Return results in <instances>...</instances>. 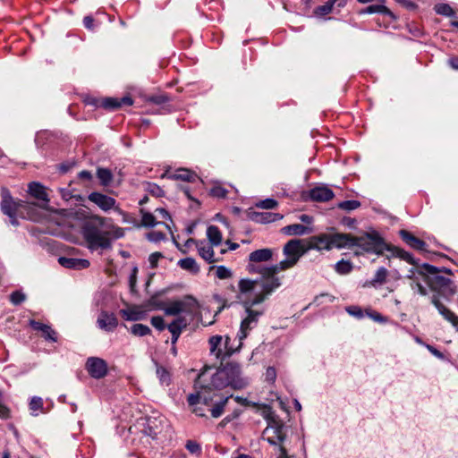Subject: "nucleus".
Segmentation results:
<instances>
[{"label":"nucleus","mask_w":458,"mask_h":458,"mask_svg":"<svg viewBox=\"0 0 458 458\" xmlns=\"http://www.w3.org/2000/svg\"><path fill=\"white\" fill-rule=\"evenodd\" d=\"M273 258V250L265 248L254 250L249 255L247 270L251 274H259L260 277L251 280L242 278L238 283L237 298L248 305H258L265 301L276 289L282 285L279 272H267L272 266L260 265L270 261Z\"/></svg>","instance_id":"1"},{"label":"nucleus","mask_w":458,"mask_h":458,"mask_svg":"<svg viewBox=\"0 0 458 458\" xmlns=\"http://www.w3.org/2000/svg\"><path fill=\"white\" fill-rule=\"evenodd\" d=\"M82 235L92 250L109 249L113 239L124 236V229L99 216H92L82 226Z\"/></svg>","instance_id":"2"},{"label":"nucleus","mask_w":458,"mask_h":458,"mask_svg":"<svg viewBox=\"0 0 458 458\" xmlns=\"http://www.w3.org/2000/svg\"><path fill=\"white\" fill-rule=\"evenodd\" d=\"M428 285L432 291L437 293V294H434L431 298L432 304L444 318L450 322L458 332V316L445 307L439 300V295L448 299L455 293L456 287L454 284L449 278L435 275L432 276H428Z\"/></svg>","instance_id":"3"},{"label":"nucleus","mask_w":458,"mask_h":458,"mask_svg":"<svg viewBox=\"0 0 458 458\" xmlns=\"http://www.w3.org/2000/svg\"><path fill=\"white\" fill-rule=\"evenodd\" d=\"M245 308L246 317L241 323L240 332L237 335L238 339L233 342L229 336H225L224 340V353L223 360L232 356L233 353L240 351L242 345V340L245 339L249 331L258 325L259 318L263 315L264 310H254L255 305H248L242 303Z\"/></svg>","instance_id":"4"},{"label":"nucleus","mask_w":458,"mask_h":458,"mask_svg":"<svg viewBox=\"0 0 458 458\" xmlns=\"http://www.w3.org/2000/svg\"><path fill=\"white\" fill-rule=\"evenodd\" d=\"M210 386L223 389L230 386L233 389H242L249 385V379L242 376L241 367L236 363H227L210 375Z\"/></svg>","instance_id":"5"},{"label":"nucleus","mask_w":458,"mask_h":458,"mask_svg":"<svg viewBox=\"0 0 458 458\" xmlns=\"http://www.w3.org/2000/svg\"><path fill=\"white\" fill-rule=\"evenodd\" d=\"M199 301L191 295H185L181 299L171 300L168 301H159L151 298L149 301L150 310H163L166 316L176 317L199 305Z\"/></svg>","instance_id":"6"},{"label":"nucleus","mask_w":458,"mask_h":458,"mask_svg":"<svg viewBox=\"0 0 458 458\" xmlns=\"http://www.w3.org/2000/svg\"><path fill=\"white\" fill-rule=\"evenodd\" d=\"M286 259L277 264L272 265L267 272H281L293 267L300 258L305 253L304 246L301 240L293 239L289 241L283 249Z\"/></svg>","instance_id":"7"},{"label":"nucleus","mask_w":458,"mask_h":458,"mask_svg":"<svg viewBox=\"0 0 458 458\" xmlns=\"http://www.w3.org/2000/svg\"><path fill=\"white\" fill-rule=\"evenodd\" d=\"M200 306L194 307L190 312H183L175 317V318L167 326V329L172 335V344L175 345L182 332L190 326L199 315Z\"/></svg>","instance_id":"8"},{"label":"nucleus","mask_w":458,"mask_h":458,"mask_svg":"<svg viewBox=\"0 0 458 458\" xmlns=\"http://www.w3.org/2000/svg\"><path fill=\"white\" fill-rule=\"evenodd\" d=\"M265 419L267 420V426L262 432L263 439L267 440L271 445H278L280 447L286 437L284 431V423L271 415L266 416Z\"/></svg>","instance_id":"9"},{"label":"nucleus","mask_w":458,"mask_h":458,"mask_svg":"<svg viewBox=\"0 0 458 458\" xmlns=\"http://www.w3.org/2000/svg\"><path fill=\"white\" fill-rule=\"evenodd\" d=\"M209 377L208 369H206L201 372L195 382V388L199 389L196 394H191L188 396V403L190 406L195 407L199 403L209 405L213 397L209 394L208 390L211 388L210 385H204L207 378Z\"/></svg>","instance_id":"10"},{"label":"nucleus","mask_w":458,"mask_h":458,"mask_svg":"<svg viewBox=\"0 0 458 458\" xmlns=\"http://www.w3.org/2000/svg\"><path fill=\"white\" fill-rule=\"evenodd\" d=\"M353 247L360 249L361 251L382 254L388 250L386 242L377 234H364L360 237H353Z\"/></svg>","instance_id":"11"},{"label":"nucleus","mask_w":458,"mask_h":458,"mask_svg":"<svg viewBox=\"0 0 458 458\" xmlns=\"http://www.w3.org/2000/svg\"><path fill=\"white\" fill-rule=\"evenodd\" d=\"M27 205L23 201H14L7 191L2 192L1 209L3 213L9 216L10 223L17 226L19 225L17 217L22 216V209L26 208Z\"/></svg>","instance_id":"12"},{"label":"nucleus","mask_w":458,"mask_h":458,"mask_svg":"<svg viewBox=\"0 0 458 458\" xmlns=\"http://www.w3.org/2000/svg\"><path fill=\"white\" fill-rule=\"evenodd\" d=\"M89 200L96 204L105 212L114 209L120 215H125V213L116 205V200L110 196L99 192H92L89 195Z\"/></svg>","instance_id":"13"},{"label":"nucleus","mask_w":458,"mask_h":458,"mask_svg":"<svg viewBox=\"0 0 458 458\" xmlns=\"http://www.w3.org/2000/svg\"><path fill=\"white\" fill-rule=\"evenodd\" d=\"M86 369L89 374L97 379L104 377L107 373L106 362L98 357H90L87 360Z\"/></svg>","instance_id":"14"},{"label":"nucleus","mask_w":458,"mask_h":458,"mask_svg":"<svg viewBox=\"0 0 458 458\" xmlns=\"http://www.w3.org/2000/svg\"><path fill=\"white\" fill-rule=\"evenodd\" d=\"M407 277L412 281L411 284L412 289L416 288L420 295L428 294L426 287L422 284V283L428 284V276L426 273L419 269H411Z\"/></svg>","instance_id":"15"},{"label":"nucleus","mask_w":458,"mask_h":458,"mask_svg":"<svg viewBox=\"0 0 458 458\" xmlns=\"http://www.w3.org/2000/svg\"><path fill=\"white\" fill-rule=\"evenodd\" d=\"M335 197L333 191L327 185L314 187L310 191V198L318 202H326Z\"/></svg>","instance_id":"16"},{"label":"nucleus","mask_w":458,"mask_h":458,"mask_svg":"<svg viewBox=\"0 0 458 458\" xmlns=\"http://www.w3.org/2000/svg\"><path fill=\"white\" fill-rule=\"evenodd\" d=\"M211 243H208L204 241H197L196 248L199 255L206 260L208 263L213 264L219 261V259L215 257V252Z\"/></svg>","instance_id":"17"},{"label":"nucleus","mask_w":458,"mask_h":458,"mask_svg":"<svg viewBox=\"0 0 458 458\" xmlns=\"http://www.w3.org/2000/svg\"><path fill=\"white\" fill-rule=\"evenodd\" d=\"M97 324L99 328L111 332L117 327L118 320L114 313H108L103 310L98 318Z\"/></svg>","instance_id":"18"},{"label":"nucleus","mask_w":458,"mask_h":458,"mask_svg":"<svg viewBox=\"0 0 458 458\" xmlns=\"http://www.w3.org/2000/svg\"><path fill=\"white\" fill-rule=\"evenodd\" d=\"M332 248L353 247V236L347 233H330Z\"/></svg>","instance_id":"19"},{"label":"nucleus","mask_w":458,"mask_h":458,"mask_svg":"<svg viewBox=\"0 0 458 458\" xmlns=\"http://www.w3.org/2000/svg\"><path fill=\"white\" fill-rule=\"evenodd\" d=\"M224 340L222 335H213L208 340L210 354L216 359L223 360Z\"/></svg>","instance_id":"20"},{"label":"nucleus","mask_w":458,"mask_h":458,"mask_svg":"<svg viewBox=\"0 0 458 458\" xmlns=\"http://www.w3.org/2000/svg\"><path fill=\"white\" fill-rule=\"evenodd\" d=\"M58 262L66 268L84 269L89 267V261L84 259L61 257L58 259Z\"/></svg>","instance_id":"21"},{"label":"nucleus","mask_w":458,"mask_h":458,"mask_svg":"<svg viewBox=\"0 0 458 458\" xmlns=\"http://www.w3.org/2000/svg\"><path fill=\"white\" fill-rule=\"evenodd\" d=\"M400 236L403 241L409 245L411 248L418 250H426V242L414 235H412L410 232L406 230L400 231Z\"/></svg>","instance_id":"22"},{"label":"nucleus","mask_w":458,"mask_h":458,"mask_svg":"<svg viewBox=\"0 0 458 458\" xmlns=\"http://www.w3.org/2000/svg\"><path fill=\"white\" fill-rule=\"evenodd\" d=\"M30 326L36 331H40L42 336L48 341L56 342V333L51 328L50 326L42 324L36 320H30Z\"/></svg>","instance_id":"23"},{"label":"nucleus","mask_w":458,"mask_h":458,"mask_svg":"<svg viewBox=\"0 0 458 458\" xmlns=\"http://www.w3.org/2000/svg\"><path fill=\"white\" fill-rule=\"evenodd\" d=\"M123 318L130 321L141 320L146 316V311L140 307H131L121 310Z\"/></svg>","instance_id":"24"},{"label":"nucleus","mask_w":458,"mask_h":458,"mask_svg":"<svg viewBox=\"0 0 458 458\" xmlns=\"http://www.w3.org/2000/svg\"><path fill=\"white\" fill-rule=\"evenodd\" d=\"M29 192L39 200H43L46 203L49 201L45 187L38 182H30L29 184Z\"/></svg>","instance_id":"25"},{"label":"nucleus","mask_w":458,"mask_h":458,"mask_svg":"<svg viewBox=\"0 0 458 458\" xmlns=\"http://www.w3.org/2000/svg\"><path fill=\"white\" fill-rule=\"evenodd\" d=\"M162 428L163 426L161 420L149 418L147 421V426L144 429V432L146 435L151 437L152 438H156L161 432Z\"/></svg>","instance_id":"26"},{"label":"nucleus","mask_w":458,"mask_h":458,"mask_svg":"<svg viewBox=\"0 0 458 458\" xmlns=\"http://www.w3.org/2000/svg\"><path fill=\"white\" fill-rule=\"evenodd\" d=\"M282 232L287 235H304L312 232L311 228L300 225L293 224L284 226Z\"/></svg>","instance_id":"27"},{"label":"nucleus","mask_w":458,"mask_h":458,"mask_svg":"<svg viewBox=\"0 0 458 458\" xmlns=\"http://www.w3.org/2000/svg\"><path fill=\"white\" fill-rule=\"evenodd\" d=\"M178 266L193 275H196L199 272V266L197 264L196 260L193 258H185L182 259L178 261Z\"/></svg>","instance_id":"28"},{"label":"nucleus","mask_w":458,"mask_h":458,"mask_svg":"<svg viewBox=\"0 0 458 458\" xmlns=\"http://www.w3.org/2000/svg\"><path fill=\"white\" fill-rule=\"evenodd\" d=\"M207 236L212 246L221 244L223 237L219 228L216 225H209L207 229Z\"/></svg>","instance_id":"29"},{"label":"nucleus","mask_w":458,"mask_h":458,"mask_svg":"<svg viewBox=\"0 0 458 458\" xmlns=\"http://www.w3.org/2000/svg\"><path fill=\"white\" fill-rule=\"evenodd\" d=\"M173 180H181L185 182H193L197 175L195 173L188 169H178L175 173L168 175Z\"/></svg>","instance_id":"30"},{"label":"nucleus","mask_w":458,"mask_h":458,"mask_svg":"<svg viewBox=\"0 0 458 458\" xmlns=\"http://www.w3.org/2000/svg\"><path fill=\"white\" fill-rule=\"evenodd\" d=\"M330 240V233H324L314 238V245L318 250H330L333 249Z\"/></svg>","instance_id":"31"},{"label":"nucleus","mask_w":458,"mask_h":458,"mask_svg":"<svg viewBox=\"0 0 458 458\" xmlns=\"http://www.w3.org/2000/svg\"><path fill=\"white\" fill-rule=\"evenodd\" d=\"M30 414L38 416L39 411L43 412V400L41 397L33 396L29 403Z\"/></svg>","instance_id":"32"},{"label":"nucleus","mask_w":458,"mask_h":458,"mask_svg":"<svg viewBox=\"0 0 458 458\" xmlns=\"http://www.w3.org/2000/svg\"><path fill=\"white\" fill-rule=\"evenodd\" d=\"M283 216L278 213L262 212L256 215L258 222L270 223L281 219Z\"/></svg>","instance_id":"33"},{"label":"nucleus","mask_w":458,"mask_h":458,"mask_svg":"<svg viewBox=\"0 0 458 458\" xmlns=\"http://www.w3.org/2000/svg\"><path fill=\"white\" fill-rule=\"evenodd\" d=\"M215 270L216 276L219 279H229L233 276V271L225 266H212L209 271Z\"/></svg>","instance_id":"34"},{"label":"nucleus","mask_w":458,"mask_h":458,"mask_svg":"<svg viewBox=\"0 0 458 458\" xmlns=\"http://www.w3.org/2000/svg\"><path fill=\"white\" fill-rule=\"evenodd\" d=\"M434 10L437 14L446 17H453L454 16L455 13L454 9L448 4L445 3L437 4L434 6Z\"/></svg>","instance_id":"35"},{"label":"nucleus","mask_w":458,"mask_h":458,"mask_svg":"<svg viewBox=\"0 0 458 458\" xmlns=\"http://www.w3.org/2000/svg\"><path fill=\"white\" fill-rule=\"evenodd\" d=\"M97 175L101 184L104 186L109 185L113 179V174L111 171L106 168H98Z\"/></svg>","instance_id":"36"},{"label":"nucleus","mask_w":458,"mask_h":458,"mask_svg":"<svg viewBox=\"0 0 458 458\" xmlns=\"http://www.w3.org/2000/svg\"><path fill=\"white\" fill-rule=\"evenodd\" d=\"M231 397H233V395L227 396L220 402L215 403V405L210 410L213 418H218L223 414L225 406Z\"/></svg>","instance_id":"37"},{"label":"nucleus","mask_w":458,"mask_h":458,"mask_svg":"<svg viewBox=\"0 0 458 458\" xmlns=\"http://www.w3.org/2000/svg\"><path fill=\"white\" fill-rule=\"evenodd\" d=\"M337 0H328L325 4L318 6L314 13L318 16H324L330 13L333 10V6Z\"/></svg>","instance_id":"38"},{"label":"nucleus","mask_w":458,"mask_h":458,"mask_svg":"<svg viewBox=\"0 0 458 458\" xmlns=\"http://www.w3.org/2000/svg\"><path fill=\"white\" fill-rule=\"evenodd\" d=\"M100 106L105 109L114 110L122 106L118 98H106L101 100Z\"/></svg>","instance_id":"39"},{"label":"nucleus","mask_w":458,"mask_h":458,"mask_svg":"<svg viewBox=\"0 0 458 458\" xmlns=\"http://www.w3.org/2000/svg\"><path fill=\"white\" fill-rule=\"evenodd\" d=\"M387 274L388 273H387L386 268L379 267L377 270V272H376L372 281L370 282V284L372 285H374V286L376 284H384L386 282V280Z\"/></svg>","instance_id":"40"},{"label":"nucleus","mask_w":458,"mask_h":458,"mask_svg":"<svg viewBox=\"0 0 458 458\" xmlns=\"http://www.w3.org/2000/svg\"><path fill=\"white\" fill-rule=\"evenodd\" d=\"M151 332L150 328L143 324H134L131 327V333L137 336H144L149 335Z\"/></svg>","instance_id":"41"},{"label":"nucleus","mask_w":458,"mask_h":458,"mask_svg":"<svg viewBox=\"0 0 458 458\" xmlns=\"http://www.w3.org/2000/svg\"><path fill=\"white\" fill-rule=\"evenodd\" d=\"M352 269V265L349 261L342 259L335 264V271L341 275H346L350 273Z\"/></svg>","instance_id":"42"},{"label":"nucleus","mask_w":458,"mask_h":458,"mask_svg":"<svg viewBox=\"0 0 458 458\" xmlns=\"http://www.w3.org/2000/svg\"><path fill=\"white\" fill-rule=\"evenodd\" d=\"M144 189L147 192L150 193L155 197H161L164 195V191L157 184L153 182H146Z\"/></svg>","instance_id":"43"},{"label":"nucleus","mask_w":458,"mask_h":458,"mask_svg":"<svg viewBox=\"0 0 458 458\" xmlns=\"http://www.w3.org/2000/svg\"><path fill=\"white\" fill-rule=\"evenodd\" d=\"M385 13V14H391V12L389 9L384 5L380 4H372L368 6L364 11H362V13Z\"/></svg>","instance_id":"44"},{"label":"nucleus","mask_w":458,"mask_h":458,"mask_svg":"<svg viewBox=\"0 0 458 458\" xmlns=\"http://www.w3.org/2000/svg\"><path fill=\"white\" fill-rule=\"evenodd\" d=\"M142 217H141V225L145 227H153L157 225L156 217L148 212H144L141 210Z\"/></svg>","instance_id":"45"},{"label":"nucleus","mask_w":458,"mask_h":458,"mask_svg":"<svg viewBox=\"0 0 458 458\" xmlns=\"http://www.w3.org/2000/svg\"><path fill=\"white\" fill-rule=\"evenodd\" d=\"M157 375L161 384L168 386L171 381L169 372L163 367L157 368Z\"/></svg>","instance_id":"46"},{"label":"nucleus","mask_w":458,"mask_h":458,"mask_svg":"<svg viewBox=\"0 0 458 458\" xmlns=\"http://www.w3.org/2000/svg\"><path fill=\"white\" fill-rule=\"evenodd\" d=\"M360 206V201L358 200H345L342 201L338 204V208L344 210H354Z\"/></svg>","instance_id":"47"},{"label":"nucleus","mask_w":458,"mask_h":458,"mask_svg":"<svg viewBox=\"0 0 458 458\" xmlns=\"http://www.w3.org/2000/svg\"><path fill=\"white\" fill-rule=\"evenodd\" d=\"M256 206L258 208H264V209H272V208H276L277 201L275 200L274 199H266L259 201L256 204Z\"/></svg>","instance_id":"48"},{"label":"nucleus","mask_w":458,"mask_h":458,"mask_svg":"<svg viewBox=\"0 0 458 458\" xmlns=\"http://www.w3.org/2000/svg\"><path fill=\"white\" fill-rule=\"evenodd\" d=\"M147 239L152 242H158L165 239V234L159 231H151L147 234Z\"/></svg>","instance_id":"49"},{"label":"nucleus","mask_w":458,"mask_h":458,"mask_svg":"<svg viewBox=\"0 0 458 458\" xmlns=\"http://www.w3.org/2000/svg\"><path fill=\"white\" fill-rule=\"evenodd\" d=\"M25 299H26V295L23 293L19 292V291L13 292L10 296V300H11L12 303L14 305H18V304L21 303L22 301H25Z\"/></svg>","instance_id":"50"},{"label":"nucleus","mask_w":458,"mask_h":458,"mask_svg":"<svg viewBox=\"0 0 458 458\" xmlns=\"http://www.w3.org/2000/svg\"><path fill=\"white\" fill-rule=\"evenodd\" d=\"M151 325L159 331L165 328L164 318L160 316L152 317Z\"/></svg>","instance_id":"51"},{"label":"nucleus","mask_w":458,"mask_h":458,"mask_svg":"<svg viewBox=\"0 0 458 458\" xmlns=\"http://www.w3.org/2000/svg\"><path fill=\"white\" fill-rule=\"evenodd\" d=\"M164 258L163 254L161 252H154L149 255L148 257V262L151 268H156L158 264V260L160 259Z\"/></svg>","instance_id":"52"},{"label":"nucleus","mask_w":458,"mask_h":458,"mask_svg":"<svg viewBox=\"0 0 458 458\" xmlns=\"http://www.w3.org/2000/svg\"><path fill=\"white\" fill-rule=\"evenodd\" d=\"M185 447L191 454H199L200 453L201 450L200 445L197 442L192 440L187 441Z\"/></svg>","instance_id":"53"},{"label":"nucleus","mask_w":458,"mask_h":458,"mask_svg":"<svg viewBox=\"0 0 458 458\" xmlns=\"http://www.w3.org/2000/svg\"><path fill=\"white\" fill-rule=\"evenodd\" d=\"M226 193L227 191L220 185L214 186L211 189V194L217 198H225L226 196Z\"/></svg>","instance_id":"54"},{"label":"nucleus","mask_w":458,"mask_h":458,"mask_svg":"<svg viewBox=\"0 0 458 458\" xmlns=\"http://www.w3.org/2000/svg\"><path fill=\"white\" fill-rule=\"evenodd\" d=\"M346 311L355 317V318H360L363 317V312L361 310V309L358 306H349L346 308Z\"/></svg>","instance_id":"55"},{"label":"nucleus","mask_w":458,"mask_h":458,"mask_svg":"<svg viewBox=\"0 0 458 458\" xmlns=\"http://www.w3.org/2000/svg\"><path fill=\"white\" fill-rule=\"evenodd\" d=\"M149 100L155 104L160 105L168 101V98L165 95H155L149 98Z\"/></svg>","instance_id":"56"},{"label":"nucleus","mask_w":458,"mask_h":458,"mask_svg":"<svg viewBox=\"0 0 458 458\" xmlns=\"http://www.w3.org/2000/svg\"><path fill=\"white\" fill-rule=\"evenodd\" d=\"M276 378V371L275 368L268 367L266 371V380L268 382H274Z\"/></svg>","instance_id":"57"},{"label":"nucleus","mask_w":458,"mask_h":458,"mask_svg":"<svg viewBox=\"0 0 458 458\" xmlns=\"http://www.w3.org/2000/svg\"><path fill=\"white\" fill-rule=\"evenodd\" d=\"M398 255H400V257L402 259L408 261L409 263H411V264L414 263L413 258H412L411 254H410L409 252H407L405 250H398Z\"/></svg>","instance_id":"58"},{"label":"nucleus","mask_w":458,"mask_h":458,"mask_svg":"<svg viewBox=\"0 0 458 458\" xmlns=\"http://www.w3.org/2000/svg\"><path fill=\"white\" fill-rule=\"evenodd\" d=\"M395 2L408 9H414L416 7V4L411 0H395Z\"/></svg>","instance_id":"59"},{"label":"nucleus","mask_w":458,"mask_h":458,"mask_svg":"<svg viewBox=\"0 0 458 458\" xmlns=\"http://www.w3.org/2000/svg\"><path fill=\"white\" fill-rule=\"evenodd\" d=\"M137 273H138V268L136 267H134L131 270V274L130 276V285L131 288H133L136 284V280H137Z\"/></svg>","instance_id":"60"},{"label":"nucleus","mask_w":458,"mask_h":458,"mask_svg":"<svg viewBox=\"0 0 458 458\" xmlns=\"http://www.w3.org/2000/svg\"><path fill=\"white\" fill-rule=\"evenodd\" d=\"M93 22H94V20L91 16H86L83 19V24L89 30L93 29Z\"/></svg>","instance_id":"61"},{"label":"nucleus","mask_w":458,"mask_h":458,"mask_svg":"<svg viewBox=\"0 0 458 458\" xmlns=\"http://www.w3.org/2000/svg\"><path fill=\"white\" fill-rule=\"evenodd\" d=\"M448 64L454 70H458V56L451 57L448 60Z\"/></svg>","instance_id":"62"},{"label":"nucleus","mask_w":458,"mask_h":458,"mask_svg":"<svg viewBox=\"0 0 458 458\" xmlns=\"http://www.w3.org/2000/svg\"><path fill=\"white\" fill-rule=\"evenodd\" d=\"M427 348L434 356H436L437 358H443V354L438 350H437L435 347H433L431 345H428Z\"/></svg>","instance_id":"63"},{"label":"nucleus","mask_w":458,"mask_h":458,"mask_svg":"<svg viewBox=\"0 0 458 458\" xmlns=\"http://www.w3.org/2000/svg\"><path fill=\"white\" fill-rule=\"evenodd\" d=\"M192 412L195 413L197 416L203 417L205 416V411L203 408L195 406L192 409Z\"/></svg>","instance_id":"64"}]
</instances>
